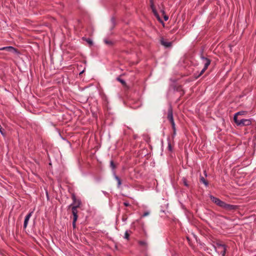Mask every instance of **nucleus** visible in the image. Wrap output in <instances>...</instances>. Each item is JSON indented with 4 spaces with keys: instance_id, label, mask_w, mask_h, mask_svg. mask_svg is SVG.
<instances>
[{
    "instance_id": "f257e3e1",
    "label": "nucleus",
    "mask_w": 256,
    "mask_h": 256,
    "mask_svg": "<svg viewBox=\"0 0 256 256\" xmlns=\"http://www.w3.org/2000/svg\"><path fill=\"white\" fill-rule=\"evenodd\" d=\"M202 52H202L200 58L202 60V63L204 64V67L198 76H195L196 78H198L205 72L211 63V60L208 58L204 57L202 54Z\"/></svg>"
},
{
    "instance_id": "f03ea898",
    "label": "nucleus",
    "mask_w": 256,
    "mask_h": 256,
    "mask_svg": "<svg viewBox=\"0 0 256 256\" xmlns=\"http://www.w3.org/2000/svg\"><path fill=\"white\" fill-rule=\"evenodd\" d=\"M168 119L170 120V122L172 124V128L173 130V135H172V138H174V136L176 134V124H175L174 118H173L172 108L171 106H170L168 108Z\"/></svg>"
},
{
    "instance_id": "7ed1b4c3",
    "label": "nucleus",
    "mask_w": 256,
    "mask_h": 256,
    "mask_svg": "<svg viewBox=\"0 0 256 256\" xmlns=\"http://www.w3.org/2000/svg\"><path fill=\"white\" fill-rule=\"evenodd\" d=\"M234 122L238 126H250L252 124V120L251 119H241L238 120V118L234 117Z\"/></svg>"
},
{
    "instance_id": "20e7f679",
    "label": "nucleus",
    "mask_w": 256,
    "mask_h": 256,
    "mask_svg": "<svg viewBox=\"0 0 256 256\" xmlns=\"http://www.w3.org/2000/svg\"><path fill=\"white\" fill-rule=\"evenodd\" d=\"M150 8L152 10V12L154 13V15L156 16L158 20L161 23H163L162 20H161L158 14V13L156 7L154 4V0H150Z\"/></svg>"
},
{
    "instance_id": "39448f33",
    "label": "nucleus",
    "mask_w": 256,
    "mask_h": 256,
    "mask_svg": "<svg viewBox=\"0 0 256 256\" xmlns=\"http://www.w3.org/2000/svg\"><path fill=\"white\" fill-rule=\"evenodd\" d=\"M222 208L228 211L236 210L238 208V206L236 205L228 204L224 202Z\"/></svg>"
},
{
    "instance_id": "423d86ee",
    "label": "nucleus",
    "mask_w": 256,
    "mask_h": 256,
    "mask_svg": "<svg viewBox=\"0 0 256 256\" xmlns=\"http://www.w3.org/2000/svg\"><path fill=\"white\" fill-rule=\"evenodd\" d=\"M210 198L211 200L214 203L216 204L217 206L222 208V206L224 202L218 198H216V197H215V196H213L212 195H210Z\"/></svg>"
},
{
    "instance_id": "0eeeda50",
    "label": "nucleus",
    "mask_w": 256,
    "mask_h": 256,
    "mask_svg": "<svg viewBox=\"0 0 256 256\" xmlns=\"http://www.w3.org/2000/svg\"><path fill=\"white\" fill-rule=\"evenodd\" d=\"M73 202L72 204L69 206H72V205L74 204V206H76V207H80V206L81 205V201L80 200H77L76 198V196L73 194L72 196Z\"/></svg>"
},
{
    "instance_id": "6e6552de",
    "label": "nucleus",
    "mask_w": 256,
    "mask_h": 256,
    "mask_svg": "<svg viewBox=\"0 0 256 256\" xmlns=\"http://www.w3.org/2000/svg\"><path fill=\"white\" fill-rule=\"evenodd\" d=\"M4 49L6 50L12 52V53H14L18 54H20L19 51L16 48L12 46H5Z\"/></svg>"
},
{
    "instance_id": "1a4fd4ad",
    "label": "nucleus",
    "mask_w": 256,
    "mask_h": 256,
    "mask_svg": "<svg viewBox=\"0 0 256 256\" xmlns=\"http://www.w3.org/2000/svg\"><path fill=\"white\" fill-rule=\"evenodd\" d=\"M32 214V212H30L25 217L24 223V228H26L28 224V222L29 221V220L30 218L31 217Z\"/></svg>"
},
{
    "instance_id": "9d476101",
    "label": "nucleus",
    "mask_w": 256,
    "mask_h": 256,
    "mask_svg": "<svg viewBox=\"0 0 256 256\" xmlns=\"http://www.w3.org/2000/svg\"><path fill=\"white\" fill-rule=\"evenodd\" d=\"M160 44L166 48H169L172 46V43L164 40V38L160 39Z\"/></svg>"
},
{
    "instance_id": "9b49d317",
    "label": "nucleus",
    "mask_w": 256,
    "mask_h": 256,
    "mask_svg": "<svg viewBox=\"0 0 256 256\" xmlns=\"http://www.w3.org/2000/svg\"><path fill=\"white\" fill-rule=\"evenodd\" d=\"M78 207H76V206H72V215H73V216H74V218H74V219H78V210H77V208Z\"/></svg>"
},
{
    "instance_id": "f8f14e48",
    "label": "nucleus",
    "mask_w": 256,
    "mask_h": 256,
    "mask_svg": "<svg viewBox=\"0 0 256 256\" xmlns=\"http://www.w3.org/2000/svg\"><path fill=\"white\" fill-rule=\"evenodd\" d=\"M200 182L203 183L206 186H208V182L203 176H200Z\"/></svg>"
},
{
    "instance_id": "ddd939ff",
    "label": "nucleus",
    "mask_w": 256,
    "mask_h": 256,
    "mask_svg": "<svg viewBox=\"0 0 256 256\" xmlns=\"http://www.w3.org/2000/svg\"><path fill=\"white\" fill-rule=\"evenodd\" d=\"M226 246L225 244H221L220 242H216L215 245H214L213 246L214 247V248L215 250L216 251L217 248H223V246Z\"/></svg>"
},
{
    "instance_id": "4468645a",
    "label": "nucleus",
    "mask_w": 256,
    "mask_h": 256,
    "mask_svg": "<svg viewBox=\"0 0 256 256\" xmlns=\"http://www.w3.org/2000/svg\"><path fill=\"white\" fill-rule=\"evenodd\" d=\"M82 40L86 42L90 46H92L93 44L92 40L90 38H86L85 37H82Z\"/></svg>"
},
{
    "instance_id": "2eb2a0df",
    "label": "nucleus",
    "mask_w": 256,
    "mask_h": 256,
    "mask_svg": "<svg viewBox=\"0 0 256 256\" xmlns=\"http://www.w3.org/2000/svg\"><path fill=\"white\" fill-rule=\"evenodd\" d=\"M247 114V112L246 111H240L236 113L234 115V117L238 118V116L240 115H246Z\"/></svg>"
},
{
    "instance_id": "dca6fc26",
    "label": "nucleus",
    "mask_w": 256,
    "mask_h": 256,
    "mask_svg": "<svg viewBox=\"0 0 256 256\" xmlns=\"http://www.w3.org/2000/svg\"><path fill=\"white\" fill-rule=\"evenodd\" d=\"M114 178L118 182V186L120 187L122 184V182H121L120 178L116 175H114Z\"/></svg>"
},
{
    "instance_id": "f3484780",
    "label": "nucleus",
    "mask_w": 256,
    "mask_h": 256,
    "mask_svg": "<svg viewBox=\"0 0 256 256\" xmlns=\"http://www.w3.org/2000/svg\"><path fill=\"white\" fill-rule=\"evenodd\" d=\"M222 249V250L220 252L222 256H225L226 252V246H223V248Z\"/></svg>"
},
{
    "instance_id": "a211bd4d",
    "label": "nucleus",
    "mask_w": 256,
    "mask_h": 256,
    "mask_svg": "<svg viewBox=\"0 0 256 256\" xmlns=\"http://www.w3.org/2000/svg\"><path fill=\"white\" fill-rule=\"evenodd\" d=\"M116 80L120 82L124 86H126V82L124 80L121 79L120 78H117Z\"/></svg>"
},
{
    "instance_id": "6ab92c4d",
    "label": "nucleus",
    "mask_w": 256,
    "mask_h": 256,
    "mask_svg": "<svg viewBox=\"0 0 256 256\" xmlns=\"http://www.w3.org/2000/svg\"><path fill=\"white\" fill-rule=\"evenodd\" d=\"M110 166L112 170H114L116 168V166L112 160L110 161Z\"/></svg>"
},
{
    "instance_id": "aec40b11",
    "label": "nucleus",
    "mask_w": 256,
    "mask_h": 256,
    "mask_svg": "<svg viewBox=\"0 0 256 256\" xmlns=\"http://www.w3.org/2000/svg\"><path fill=\"white\" fill-rule=\"evenodd\" d=\"M182 180L184 184L186 186L188 187V183L186 178H183L182 179Z\"/></svg>"
},
{
    "instance_id": "412c9836",
    "label": "nucleus",
    "mask_w": 256,
    "mask_h": 256,
    "mask_svg": "<svg viewBox=\"0 0 256 256\" xmlns=\"http://www.w3.org/2000/svg\"><path fill=\"white\" fill-rule=\"evenodd\" d=\"M161 12L162 13V14L164 15V20L167 21L168 19V16L166 14L164 10H161Z\"/></svg>"
},
{
    "instance_id": "4be33fe9",
    "label": "nucleus",
    "mask_w": 256,
    "mask_h": 256,
    "mask_svg": "<svg viewBox=\"0 0 256 256\" xmlns=\"http://www.w3.org/2000/svg\"><path fill=\"white\" fill-rule=\"evenodd\" d=\"M168 150L170 152H172V146L171 144V143H170V141H169V140L168 142Z\"/></svg>"
},
{
    "instance_id": "5701e85b",
    "label": "nucleus",
    "mask_w": 256,
    "mask_h": 256,
    "mask_svg": "<svg viewBox=\"0 0 256 256\" xmlns=\"http://www.w3.org/2000/svg\"><path fill=\"white\" fill-rule=\"evenodd\" d=\"M130 234L128 230H126L124 233V238L126 240H129Z\"/></svg>"
},
{
    "instance_id": "b1692460",
    "label": "nucleus",
    "mask_w": 256,
    "mask_h": 256,
    "mask_svg": "<svg viewBox=\"0 0 256 256\" xmlns=\"http://www.w3.org/2000/svg\"><path fill=\"white\" fill-rule=\"evenodd\" d=\"M104 42L106 44H107L108 45L112 46L113 44V42L111 40H104Z\"/></svg>"
},
{
    "instance_id": "393cba45",
    "label": "nucleus",
    "mask_w": 256,
    "mask_h": 256,
    "mask_svg": "<svg viewBox=\"0 0 256 256\" xmlns=\"http://www.w3.org/2000/svg\"><path fill=\"white\" fill-rule=\"evenodd\" d=\"M4 130L2 128V126L0 125V134L4 136H6V134L4 132Z\"/></svg>"
},
{
    "instance_id": "a878e982",
    "label": "nucleus",
    "mask_w": 256,
    "mask_h": 256,
    "mask_svg": "<svg viewBox=\"0 0 256 256\" xmlns=\"http://www.w3.org/2000/svg\"><path fill=\"white\" fill-rule=\"evenodd\" d=\"M77 219H74V218H73V221H72V227L74 228H76V221Z\"/></svg>"
},
{
    "instance_id": "bb28decb",
    "label": "nucleus",
    "mask_w": 256,
    "mask_h": 256,
    "mask_svg": "<svg viewBox=\"0 0 256 256\" xmlns=\"http://www.w3.org/2000/svg\"><path fill=\"white\" fill-rule=\"evenodd\" d=\"M138 243L141 246H146V242L144 241H140Z\"/></svg>"
},
{
    "instance_id": "cd10ccee",
    "label": "nucleus",
    "mask_w": 256,
    "mask_h": 256,
    "mask_svg": "<svg viewBox=\"0 0 256 256\" xmlns=\"http://www.w3.org/2000/svg\"><path fill=\"white\" fill-rule=\"evenodd\" d=\"M124 205L126 206H130L129 202H124Z\"/></svg>"
},
{
    "instance_id": "c85d7f7f",
    "label": "nucleus",
    "mask_w": 256,
    "mask_h": 256,
    "mask_svg": "<svg viewBox=\"0 0 256 256\" xmlns=\"http://www.w3.org/2000/svg\"><path fill=\"white\" fill-rule=\"evenodd\" d=\"M148 212H145L143 214H142V217H144V216H147L148 214Z\"/></svg>"
},
{
    "instance_id": "c756f323",
    "label": "nucleus",
    "mask_w": 256,
    "mask_h": 256,
    "mask_svg": "<svg viewBox=\"0 0 256 256\" xmlns=\"http://www.w3.org/2000/svg\"><path fill=\"white\" fill-rule=\"evenodd\" d=\"M5 48V46L4 47H2V48H0V50H4V48Z\"/></svg>"
},
{
    "instance_id": "7c9ffc66",
    "label": "nucleus",
    "mask_w": 256,
    "mask_h": 256,
    "mask_svg": "<svg viewBox=\"0 0 256 256\" xmlns=\"http://www.w3.org/2000/svg\"><path fill=\"white\" fill-rule=\"evenodd\" d=\"M204 175H205V176H207V174H206V170H204Z\"/></svg>"
},
{
    "instance_id": "2f4dec72",
    "label": "nucleus",
    "mask_w": 256,
    "mask_h": 256,
    "mask_svg": "<svg viewBox=\"0 0 256 256\" xmlns=\"http://www.w3.org/2000/svg\"><path fill=\"white\" fill-rule=\"evenodd\" d=\"M84 72V70H82V71L80 73V74H82V73H83V72Z\"/></svg>"
}]
</instances>
